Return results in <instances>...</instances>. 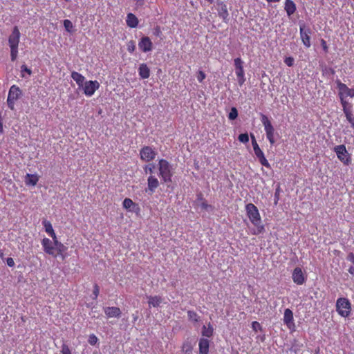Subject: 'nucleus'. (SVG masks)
<instances>
[{
    "label": "nucleus",
    "mask_w": 354,
    "mask_h": 354,
    "mask_svg": "<svg viewBox=\"0 0 354 354\" xmlns=\"http://www.w3.org/2000/svg\"><path fill=\"white\" fill-rule=\"evenodd\" d=\"M284 9L288 17H290L296 11V5L292 0H286Z\"/></svg>",
    "instance_id": "412c9836"
},
{
    "label": "nucleus",
    "mask_w": 354,
    "mask_h": 354,
    "mask_svg": "<svg viewBox=\"0 0 354 354\" xmlns=\"http://www.w3.org/2000/svg\"><path fill=\"white\" fill-rule=\"evenodd\" d=\"M277 194H278V192H275V196H276V197H277Z\"/></svg>",
    "instance_id": "338daca9"
},
{
    "label": "nucleus",
    "mask_w": 354,
    "mask_h": 354,
    "mask_svg": "<svg viewBox=\"0 0 354 354\" xmlns=\"http://www.w3.org/2000/svg\"><path fill=\"white\" fill-rule=\"evenodd\" d=\"M42 224L45 228L46 232L52 237V239H55L57 236L53 228V226L50 221L47 220H44L42 222Z\"/></svg>",
    "instance_id": "bb28decb"
},
{
    "label": "nucleus",
    "mask_w": 354,
    "mask_h": 354,
    "mask_svg": "<svg viewBox=\"0 0 354 354\" xmlns=\"http://www.w3.org/2000/svg\"><path fill=\"white\" fill-rule=\"evenodd\" d=\"M322 45L323 48L324 49V50L326 51L327 50V46H326V41L324 39L322 40Z\"/></svg>",
    "instance_id": "680f3d73"
},
{
    "label": "nucleus",
    "mask_w": 354,
    "mask_h": 354,
    "mask_svg": "<svg viewBox=\"0 0 354 354\" xmlns=\"http://www.w3.org/2000/svg\"><path fill=\"white\" fill-rule=\"evenodd\" d=\"M338 158L344 162V165H348L351 162V156H337Z\"/></svg>",
    "instance_id": "37998d69"
},
{
    "label": "nucleus",
    "mask_w": 354,
    "mask_h": 354,
    "mask_svg": "<svg viewBox=\"0 0 354 354\" xmlns=\"http://www.w3.org/2000/svg\"><path fill=\"white\" fill-rule=\"evenodd\" d=\"M334 151L337 153V155H344V153L346 152V147L343 145L335 147L334 148Z\"/></svg>",
    "instance_id": "473e14b6"
},
{
    "label": "nucleus",
    "mask_w": 354,
    "mask_h": 354,
    "mask_svg": "<svg viewBox=\"0 0 354 354\" xmlns=\"http://www.w3.org/2000/svg\"><path fill=\"white\" fill-rule=\"evenodd\" d=\"M20 38V32L17 26L14 27L8 39L10 47H18Z\"/></svg>",
    "instance_id": "f8f14e48"
},
{
    "label": "nucleus",
    "mask_w": 354,
    "mask_h": 354,
    "mask_svg": "<svg viewBox=\"0 0 354 354\" xmlns=\"http://www.w3.org/2000/svg\"><path fill=\"white\" fill-rule=\"evenodd\" d=\"M254 149L256 155H263L257 143H255V146H254Z\"/></svg>",
    "instance_id": "864d4df0"
},
{
    "label": "nucleus",
    "mask_w": 354,
    "mask_h": 354,
    "mask_svg": "<svg viewBox=\"0 0 354 354\" xmlns=\"http://www.w3.org/2000/svg\"><path fill=\"white\" fill-rule=\"evenodd\" d=\"M39 179L37 174H27L24 177V182L27 186H35Z\"/></svg>",
    "instance_id": "a211bd4d"
},
{
    "label": "nucleus",
    "mask_w": 354,
    "mask_h": 354,
    "mask_svg": "<svg viewBox=\"0 0 354 354\" xmlns=\"http://www.w3.org/2000/svg\"><path fill=\"white\" fill-rule=\"evenodd\" d=\"M148 304L150 307H158L162 301V298L160 296H149L147 297Z\"/></svg>",
    "instance_id": "4be33fe9"
},
{
    "label": "nucleus",
    "mask_w": 354,
    "mask_h": 354,
    "mask_svg": "<svg viewBox=\"0 0 354 354\" xmlns=\"http://www.w3.org/2000/svg\"><path fill=\"white\" fill-rule=\"evenodd\" d=\"M61 353L62 354H72L70 348L66 344H63L62 345Z\"/></svg>",
    "instance_id": "79ce46f5"
},
{
    "label": "nucleus",
    "mask_w": 354,
    "mask_h": 354,
    "mask_svg": "<svg viewBox=\"0 0 354 354\" xmlns=\"http://www.w3.org/2000/svg\"><path fill=\"white\" fill-rule=\"evenodd\" d=\"M268 2H279L280 0H266Z\"/></svg>",
    "instance_id": "e2e57ef3"
},
{
    "label": "nucleus",
    "mask_w": 354,
    "mask_h": 354,
    "mask_svg": "<svg viewBox=\"0 0 354 354\" xmlns=\"http://www.w3.org/2000/svg\"><path fill=\"white\" fill-rule=\"evenodd\" d=\"M6 263H7V265L9 266V267H13L15 266V261L13 260L12 258L11 257H8L7 259H6Z\"/></svg>",
    "instance_id": "8fccbe9b"
},
{
    "label": "nucleus",
    "mask_w": 354,
    "mask_h": 354,
    "mask_svg": "<svg viewBox=\"0 0 354 354\" xmlns=\"http://www.w3.org/2000/svg\"><path fill=\"white\" fill-rule=\"evenodd\" d=\"M292 279L293 282L297 285H302L306 281L304 274L302 270L299 267H297L293 270Z\"/></svg>",
    "instance_id": "9d476101"
},
{
    "label": "nucleus",
    "mask_w": 354,
    "mask_h": 354,
    "mask_svg": "<svg viewBox=\"0 0 354 354\" xmlns=\"http://www.w3.org/2000/svg\"><path fill=\"white\" fill-rule=\"evenodd\" d=\"M283 322L289 328L295 326L293 313L289 308H286L284 311Z\"/></svg>",
    "instance_id": "dca6fc26"
},
{
    "label": "nucleus",
    "mask_w": 354,
    "mask_h": 354,
    "mask_svg": "<svg viewBox=\"0 0 354 354\" xmlns=\"http://www.w3.org/2000/svg\"><path fill=\"white\" fill-rule=\"evenodd\" d=\"M201 207L204 209H207L209 207H210L211 206L209 205L207 203L206 201H203L201 204Z\"/></svg>",
    "instance_id": "5fc2aeb1"
},
{
    "label": "nucleus",
    "mask_w": 354,
    "mask_h": 354,
    "mask_svg": "<svg viewBox=\"0 0 354 354\" xmlns=\"http://www.w3.org/2000/svg\"><path fill=\"white\" fill-rule=\"evenodd\" d=\"M127 24L130 28H136L138 24V19L133 14L129 13L127 17Z\"/></svg>",
    "instance_id": "cd10ccee"
},
{
    "label": "nucleus",
    "mask_w": 354,
    "mask_h": 354,
    "mask_svg": "<svg viewBox=\"0 0 354 354\" xmlns=\"http://www.w3.org/2000/svg\"><path fill=\"white\" fill-rule=\"evenodd\" d=\"M210 341L207 338H200L198 341L199 354H209Z\"/></svg>",
    "instance_id": "2eb2a0df"
},
{
    "label": "nucleus",
    "mask_w": 354,
    "mask_h": 354,
    "mask_svg": "<svg viewBox=\"0 0 354 354\" xmlns=\"http://www.w3.org/2000/svg\"><path fill=\"white\" fill-rule=\"evenodd\" d=\"M245 209L250 221L256 227L251 231V234L258 235L262 233L264 226L261 224V217L258 208L253 203H248L245 205Z\"/></svg>",
    "instance_id": "f257e3e1"
},
{
    "label": "nucleus",
    "mask_w": 354,
    "mask_h": 354,
    "mask_svg": "<svg viewBox=\"0 0 354 354\" xmlns=\"http://www.w3.org/2000/svg\"><path fill=\"white\" fill-rule=\"evenodd\" d=\"M300 37L302 40V43L304 45L309 48L311 45L310 44V35L311 30L309 28H307L304 24H300L299 27Z\"/></svg>",
    "instance_id": "0eeeda50"
},
{
    "label": "nucleus",
    "mask_w": 354,
    "mask_h": 354,
    "mask_svg": "<svg viewBox=\"0 0 354 354\" xmlns=\"http://www.w3.org/2000/svg\"><path fill=\"white\" fill-rule=\"evenodd\" d=\"M53 244L54 243L48 238H44L41 241V245L44 251L46 254L52 255L54 257H56L57 254L55 253V247Z\"/></svg>",
    "instance_id": "9b49d317"
},
{
    "label": "nucleus",
    "mask_w": 354,
    "mask_h": 354,
    "mask_svg": "<svg viewBox=\"0 0 354 354\" xmlns=\"http://www.w3.org/2000/svg\"><path fill=\"white\" fill-rule=\"evenodd\" d=\"M133 319H134V320L136 321V320L138 319V317H137V316H136V317H133Z\"/></svg>",
    "instance_id": "69168bd1"
},
{
    "label": "nucleus",
    "mask_w": 354,
    "mask_h": 354,
    "mask_svg": "<svg viewBox=\"0 0 354 354\" xmlns=\"http://www.w3.org/2000/svg\"><path fill=\"white\" fill-rule=\"evenodd\" d=\"M11 60L15 61L17 59L18 54V47H10Z\"/></svg>",
    "instance_id": "e433bc0d"
},
{
    "label": "nucleus",
    "mask_w": 354,
    "mask_h": 354,
    "mask_svg": "<svg viewBox=\"0 0 354 354\" xmlns=\"http://www.w3.org/2000/svg\"><path fill=\"white\" fill-rule=\"evenodd\" d=\"M353 264V266H350L348 271L351 274L354 275V263Z\"/></svg>",
    "instance_id": "bf43d9fd"
},
{
    "label": "nucleus",
    "mask_w": 354,
    "mask_h": 354,
    "mask_svg": "<svg viewBox=\"0 0 354 354\" xmlns=\"http://www.w3.org/2000/svg\"><path fill=\"white\" fill-rule=\"evenodd\" d=\"M127 46V50L129 53H133L136 49V44L135 41L133 40L128 41Z\"/></svg>",
    "instance_id": "58836bf2"
},
{
    "label": "nucleus",
    "mask_w": 354,
    "mask_h": 354,
    "mask_svg": "<svg viewBox=\"0 0 354 354\" xmlns=\"http://www.w3.org/2000/svg\"><path fill=\"white\" fill-rule=\"evenodd\" d=\"M234 66L236 76L245 75L243 70V62L240 57H237L234 59Z\"/></svg>",
    "instance_id": "aec40b11"
},
{
    "label": "nucleus",
    "mask_w": 354,
    "mask_h": 354,
    "mask_svg": "<svg viewBox=\"0 0 354 354\" xmlns=\"http://www.w3.org/2000/svg\"><path fill=\"white\" fill-rule=\"evenodd\" d=\"M339 97H340V100H341L342 105V106H343V111L344 110V109H350L351 108L348 106V102H346V101L344 100V98H345L346 97L339 96Z\"/></svg>",
    "instance_id": "49530a36"
},
{
    "label": "nucleus",
    "mask_w": 354,
    "mask_h": 354,
    "mask_svg": "<svg viewBox=\"0 0 354 354\" xmlns=\"http://www.w3.org/2000/svg\"><path fill=\"white\" fill-rule=\"evenodd\" d=\"M346 259L351 262L352 263H354V254L353 252H350L346 257Z\"/></svg>",
    "instance_id": "3c124183"
},
{
    "label": "nucleus",
    "mask_w": 354,
    "mask_h": 354,
    "mask_svg": "<svg viewBox=\"0 0 354 354\" xmlns=\"http://www.w3.org/2000/svg\"><path fill=\"white\" fill-rule=\"evenodd\" d=\"M21 95V91L19 88L15 85H12L9 90L7 104L8 107L13 110L15 108V103L18 100Z\"/></svg>",
    "instance_id": "20e7f679"
},
{
    "label": "nucleus",
    "mask_w": 354,
    "mask_h": 354,
    "mask_svg": "<svg viewBox=\"0 0 354 354\" xmlns=\"http://www.w3.org/2000/svg\"><path fill=\"white\" fill-rule=\"evenodd\" d=\"M99 292H100V288H99L98 285L97 283H95L93 286V291L94 299H96L97 298V297L99 295Z\"/></svg>",
    "instance_id": "c03bdc74"
},
{
    "label": "nucleus",
    "mask_w": 354,
    "mask_h": 354,
    "mask_svg": "<svg viewBox=\"0 0 354 354\" xmlns=\"http://www.w3.org/2000/svg\"><path fill=\"white\" fill-rule=\"evenodd\" d=\"M181 351L185 354H190L192 351V346L189 341H185L183 343Z\"/></svg>",
    "instance_id": "c756f323"
},
{
    "label": "nucleus",
    "mask_w": 354,
    "mask_h": 354,
    "mask_svg": "<svg viewBox=\"0 0 354 354\" xmlns=\"http://www.w3.org/2000/svg\"><path fill=\"white\" fill-rule=\"evenodd\" d=\"M63 23L66 30L68 32H71L73 28L72 22L68 19H65L64 20Z\"/></svg>",
    "instance_id": "72a5a7b5"
},
{
    "label": "nucleus",
    "mask_w": 354,
    "mask_h": 354,
    "mask_svg": "<svg viewBox=\"0 0 354 354\" xmlns=\"http://www.w3.org/2000/svg\"><path fill=\"white\" fill-rule=\"evenodd\" d=\"M261 122L263 123L265 129V131L266 133L267 138L269 140L271 144L274 142V129L270 121L268 118V117L265 115H261Z\"/></svg>",
    "instance_id": "39448f33"
},
{
    "label": "nucleus",
    "mask_w": 354,
    "mask_h": 354,
    "mask_svg": "<svg viewBox=\"0 0 354 354\" xmlns=\"http://www.w3.org/2000/svg\"><path fill=\"white\" fill-rule=\"evenodd\" d=\"M344 113L346 118V120L351 124V127L354 129V117L353 115L351 109H345L344 110Z\"/></svg>",
    "instance_id": "c85d7f7f"
},
{
    "label": "nucleus",
    "mask_w": 354,
    "mask_h": 354,
    "mask_svg": "<svg viewBox=\"0 0 354 354\" xmlns=\"http://www.w3.org/2000/svg\"><path fill=\"white\" fill-rule=\"evenodd\" d=\"M238 116V111L235 107H232L228 115V118L231 120H235Z\"/></svg>",
    "instance_id": "f704fd0d"
},
{
    "label": "nucleus",
    "mask_w": 354,
    "mask_h": 354,
    "mask_svg": "<svg viewBox=\"0 0 354 354\" xmlns=\"http://www.w3.org/2000/svg\"><path fill=\"white\" fill-rule=\"evenodd\" d=\"M159 175L165 183L171 182V166L165 160L161 159L159 161Z\"/></svg>",
    "instance_id": "f03ea898"
},
{
    "label": "nucleus",
    "mask_w": 354,
    "mask_h": 354,
    "mask_svg": "<svg viewBox=\"0 0 354 354\" xmlns=\"http://www.w3.org/2000/svg\"><path fill=\"white\" fill-rule=\"evenodd\" d=\"M3 255V252L1 250H0V257H2Z\"/></svg>",
    "instance_id": "0e129e2a"
},
{
    "label": "nucleus",
    "mask_w": 354,
    "mask_h": 354,
    "mask_svg": "<svg viewBox=\"0 0 354 354\" xmlns=\"http://www.w3.org/2000/svg\"><path fill=\"white\" fill-rule=\"evenodd\" d=\"M257 157H258V158H259V162H260L262 165H263V166H265V167H268V168H270V164H269L268 161V160H267V159L266 158V156H257Z\"/></svg>",
    "instance_id": "4c0bfd02"
},
{
    "label": "nucleus",
    "mask_w": 354,
    "mask_h": 354,
    "mask_svg": "<svg viewBox=\"0 0 354 354\" xmlns=\"http://www.w3.org/2000/svg\"><path fill=\"white\" fill-rule=\"evenodd\" d=\"M337 88L339 90V95L342 97H354V88H348L345 84L340 81L337 82Z\"/></svg>",
    "instance_id": "6e6552de"
},
{
    "label": "nucleus",
    "mask_w": 354,
    "mask_h": 354,
    "mask_svg": "<svg viewBox=\"0 0 354 354\" xmlns=\"http://www.w3.org/2000/svg\"><path fill=\"white\" fill-rule=\"evenodd\" d=\"M156 152L149 147H145L140 151V155H156Z\"/></svg>",
    "instance_id": "2f4dec72"
},
{
    "label": "nucleus",
    "mask_w": 354,
    "mask_h": 354,
    "mask_svg": "<svg viewBox=\"0 0 354 354\" xmlns=\"http://www.w3.org/2000/svg\"><path fill=\"white\" fill-rule=\"evenodd\" d=\"M239 140L241 142L246 143L249 141V136L248 133H241L239 136Z\"/></svg>",
    "instance_id": "ea45409f"
},
{
    "label": "nucleus",
    "mask_w": 354,
    "mask_h": 354,
    "mask_svg": "<svg viewBox=\"0 0 354 354\" xmlns=\"http://www.w3.org/2000/svg\"><path fill=\"white\" fill-rule=\"evenodd\" d=\"M218 12L219 17H221L223 21H226L229 16L227 6L223 2L218 3Z\"/></svg>",
    "instance_id": "6ab92c4d"
},
{
    "label": "nucleus",
    "mask_w": 354,
    "mask_h": 354,
    "mask_svg": "<svg viewBox=\"0 0 354 354\" xmlns=\"http://www.w3.org/2000/svg\"><path fill=\"white\" fill-rule=\"evenodd\" d=\"M201 334L203 337L210 338L213 336L214 328L211 323H208L207 326L204 325L202 328Z\"/></svg>",
    "instance_id": "b1692460"
},
{
    "label": "nucleus",
    "mask_w": 354,
    "mask_h": 354,
    "mask_svg": "<svg viewBox=\"0 0 354 354\" xmlns=\"http://www.w3.org/2000/svg\"><path fill=\"white\" fill-rule=\"evenodd\" d=\"M137 6H142L144 5V0H136Z\"/></svg>",
    "instance_id": "052dcab7"
},
{
    "label": "nucleus",
    "mask_w": 354,
    "mask_h": 354,
    "mask_svg": "<svg viewBox=\"0 0 354 354\" xmlns=\"http://www.w3.org/2000/svg\"><path fill=\"white\" fill-rule=\"evenodd\" d=\"M98 342V338L95 334H91L88 336V342L90 345L94 346Z\"/></svg>",
    "instance_id": "c9c22d12"
},
{
    "label": "nucleus",
    "mask_w": 354,
    "mask_h": 354,
    "mask_svg": "<svg viewBox=\"0 0 354 354\" xmlns=\"http://www.w3.org/2000/svg\"><path fill=\"white\" fill-rule=\"evenodd\" d=\"M99 87L100 83L97 80H89L86 81L84 83L83 86L81 88H82L85 95L91 97L95 93V91L97 90Z\"/></svg>",
    "instance_id": "423d86ee"
},
{
    "label": "nucleus",
    "mask_w": 354,
    "mask_h": 354,
    "mask_svg": "<svg viewBox=\"0 0 354 354\" xmlns=\"http://www.w3.org/2000/svg\"><path fill=\"white\" fill-rule=\"evenodd\" d=\"M147 182H148V189H149V190L151 193L154 192L155 189L159 185V183H158V179L155 176H150L148 178Z\"/></svg>",
    "instance_id": "5701e85b"
},
{
    "label": "nucleus",
    "mask_w": 354,
    "mask_h": 354,
    "mask_svg": "<svg viewBox=\"0 0 354 354\" xmlns=\"http://www.w3.org/2000/svg\"><path fill=\"white\" fill-rule=\"evenodd\" d=\"M122 207L126 210L133 212V213H139L140 211V208L138 203H134L131 198H126L124 199L122 202Z\"/></svg>",
    "instance_id": "1a4fd4ad"
},
{
    "label": "nucleus",
    "mask_w": 354,
    "mask_h": 354,
    "mask_svg": "<svg viewBox=\"0 0 354 354\" xmlns=\"http://www.w3.org/2000/svg\"><path fill=\"white\" fill-rule=\"evenodd\" d=\"M139 75L142 79H147L150 75V70L146 64H141L138 68Z\"/></svg>",
    "instance_id": "393cba45"
},
{
    "label": "nucleus",
    "mask_w": 354,
    "mask_h": 354,
    "mask_svg": "<svg viewBox=\"0 0 354 354\" xmlns=\"http://www.w3.org/2000/svg\"><path fill=\"white\" fill-rule=\"evenodd\" d=\"M284 63L288 66H292L294 64V58L292 57H286V59H284Z\"/></svg>",
    "instance_id": "de8ad7c7"
},
{
    "label": "nucleus",
    "mask_w": 354,
    "mask_h": 354,
    "mask_svg": "<svg viewBox=\"0 0 354 354\" xmlns=\"http://www.w3.org/2000/svg\"><path fill=\"white\" fill-rule=\"evenodd\" d=\"M206 77V75L202 71H199L197 75V80L199 82H202Z\"/></svg>",
    "instance_id": "a18cd8bd"
},
{
    "label": "nucleus",
    "mask_w": 354,
    "mask_h": 354,
    "mask_svg": "<svg viewBox=\"0 0 354 354\" xmlns=\"http://www.w3.org/2000/svg\"><path fill=\"white\" fill-rule=\"evenodd\" d=\"M26 72L28 75L31 74V70L28 68V67L26 65L21 66V72Z\"/></svg>",
    "instance_id": "6e6d98bb"
},
{
    "label": "nucleus",
    "mask_w": 354,
    "mask_h": 354,
    "mask_svg": "<svg viewBox=\"0 0 354 354\" xmlns=\"http://www.w3.org/2000/svg\"><path fill=\"white\" fill-rule=\"evenodd\" d=\"M104 312L107 317H116L118 318L121 315V310L118 307H105L104 308Z\"/></svg>",
    "instance_id": "4468645a"
},
{
    "label": "nucleus",
    "mask_w": 354,
    "mask_h": 354,
    "mask_svg": "<svg viewBox=\"0 0 354 354\" xmlns=\"http://www.w3.org/2000/svg\"><path fill=\"white\" fill-rule=\"evenodd\" d=\"M237 77H238V82H239V85L242 86L245 81V75L237 76Z\"/></svg>",
    "instance_id": "603ef678"
},
{
    "label": "nucleus",
    "mask_w": 354,
    "mask_h": 354,
    "mask_svg": "<svg viewBox=\"0 0 354 354\" xmlns=\"http://www.w3.org/2000/svg\"><path fill=\"white\" fill-rule=\"evenodd\" d=\"M153 34L156 36H160L162 34L160 27L157 26L153 31Z\"/></svg>",
    "instance_id": "4d7b16f0"
},
{
    "label": "nucleus",
    "mask_w": 354,
    "mask_h": 354,
    "mask_svg": "<svg viewBox=\"0 0 354 354\" xmlns=\"http://www.w3.org/2000/svg\"><path fill=\"white\" fill-rule=\"evenodd\" d=\"M187 316H188V319L190 321H192L194 322H198L200 319V317L198 316V315L195 311H193V310H188Z\"/></svg>",
    "instance_id": "7c9ffc66"
},
{
    "label": "nucleus",
    "mask_w": 354,
    "mask_h": 354,
    "mask_svg": "<svg viewBox=\"0 0 354 354\" xmlns=\"http://www.w3.org/2000/svg\"><path fill=\"white\" fill-rule=\"evenodd\" d=\"M316 354H318V353H316Z\"/></svg>",
    "instance_id": "774afa93"
},
{
    "label": "nucleus",
    "mask_w": 354,
    "mask_h": 354,
    "mask_svg": "<svg viewBox=\"0 0 354 354\" xmlns=\"http://www.w3.org/2000/svg\"><path fill=\"white\" fill-rule=\"evenodd\" d=\"M152 46V42L148 37H143L138 43L140 49L145 53L151 50Z\"/></svg>",
    "instance_id": "ddd939ff"
},
{
    "label": "nucleus",
    "mask_w": 354,
    "mask_h": 354,
    "mask_svg": "<svg viewBox=\"0 0 354 354\" xmlns=\"http://www.w3.org/2000/svg\"><path fill=\"white\" fill-rule=\"evenodd\" d=\"M252 328L255 332L262 330L261 324L257 321H254L252 322Z\"/></svg>",
    "instance_id": "a19ab883"
},
{
    "label": "nucleus",
    "mask_w": 354,
    "mask_h": 354,
    "mask_svg": "<svg viewBox=\"0 0 354 354\" xmlns=\"http://www.w3.org/2000/svg\"><path fill=\"white\" fill-rule=\"evenodd\" d=\"M153 169H154V165H152V164H149V165H147V166H146V167H145V171H146L147 173L149 171V173H151H151L153 172Z\"/></svg>",
    "instance_id": "09e8293b"
},
{
    "label": "nucleus",
    "mask_w": 354,
    "mask_h": 354,
    "mask_svg": "<svg viewBox=\"0 0 354 354\" xmlns=\"http://www.w3.org/2000/svg\"><path fill=\"white\" fill-rule=\"evenodd\" d=\"M72 79L77 83L79 88L83 86L84 83L85 77L80 73L73 71L71 73Z\"/></svg>",
    "instance_id": "a878e982"
},
{
    "label": "nucleus",
    "mask_w": 354,
    "mask_h": 354,
    "mask_svg": "<svg viewBox=\"0 0 354 354\" xmlns=\"http://www.w3.org/2000/svg\"><path fill=\"white\" fill-rule=\"evenodd\" d=\"M141 158L144 160H146V161H150L151 160L154 156H140Z\"/></svg>",
    "instance_id": "13d9d810"
},
{
    "label": "nucleus",
    "mask_w": 354,
    "mask_h": 354,
    "mask_svg": "<svg viewBox=\"0 0 354 354\" xmlns=\"http://www.w3.org/2000/svg\"><path fill=\"white\" fill-rule=\"evenodd\" d=\"M336 310L342 317H348L351 310V304L349 300L344 297L337 299L336 302Z\"/></svg>",
    "instance_id": "7ed1b4c3"
},
{
    "label": "nucleus",
    "mask_w": 354,
    "mask_h": 354,
    "mask_svg": "<svg viewBox=\"0 0 354 354\" xmlns=\"http://www.w3.org/2000/svg\"><path fill=\"white\" fill-rule=\"evenodd\" d=\"M53 243L57 250V256L59 255L62 257V259H64L66 258V255L64 254V252H65L66 251L67 248L63 243L58 241L57 236L55 239H53Z\"/></svg>",
    "instance_id": "f3484780"
}]
</instances>
